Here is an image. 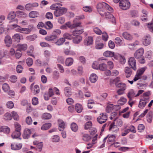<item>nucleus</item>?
I'll return each instance as SVG.
<instances>
[{"mask_svg": "<svg viewBox=\"0 0 153 153\" xmlns=\"http://www.w3.org/2000/svg\"><path fill=\"white\" fill-rule=\"evenodd\" d=\"M106 9L111 12L113 11V9L109 5L104 2L99 3L97 6L98 12L102 16H104V9Z\"/></svg>", "mask_w": 153, "mask_h": 153, "instance_id": "1", "label": "nucleus"}, {"mask_svg": "<svg viewBox=\"0 0 153 153\" xmlns=\"http://www.w3.org/2000/svg\"><path fill=\"white\" fill-rule=\"evenodd\" d=\"M144 49L142 48L138 49L134 54V57L141 64H144L145 62V58L143 55L144 53Z\"/></svg>", "mask_w": 153, "mask_h": 153, "instance_id": "2", "label": "nucleus"}, {"mask_svg": "<svg viewBox=\"0 0 153 153\" xmlns=\"http://www.w3.org/2000/svg\"><path fill=\"white\" fill-rule=\"evenodd\" d=\"M83 30H76L73 31V35L76 36L73 39V42L75 44H78L79 43L82 39V37L77 34H82L83 32Z\"/></svg>", "mask_w": 153, "mask_h": 153, "instance_id": "3", "label": "nucleus"}, {"mask_svg": "<svg viewBox=\"0 0 153 153\" xmlns=\"http://www.w3.org/2000/svg\"><path fill=\"white\" fill-rule=\"evenodd\" d=\"M12 26L16 28V32L25 34L29 33L31 30L30 29L26 28H22L17 25H13Z\"/></svg>", "mask_w": 153, "mask_h": 153, "instance_id": "4", "label": "nucleus"}, {"mask_svg": "<svg viewBox=\"0 0 153 153\" xmlns=\"http://www.w3.org/2000/svg\"><path fill=\"white\" fill-rule=\"evenodd\" d=\"M119 5L122 10H126L129 8L130 4L128 0H122L119 3Z\"/></svg>", "mask_w": 153, "mask_h": 153, "instance_id": "5", "label": "nucleus"}, {"mask_svg": "<svg viewBox=\"0 0 153 153\" xmlns=\"http://www.w3.org/2000/svg\"><path fill=\"white\" fill-rule=\"evenodd\" d=\"M67 9L63 7H59L56 9L54 11V14L56 17H59L66 12Z\"/></svg>", "mask_w": 153, "mask_h": 153, "instance_id": "6", "label": "nucleus"}, {"mask_svg": "<svg viewBox=\"0 0 153 153\" xmlns=\"http://www.w3.org/2000/svg\"><path fill=\"white\" fill-rule=\"evenodd\" d=\"M128 63L129 65L134 71L137 70L136 60L134 57H131L129 58L128 61Z\"/></svg>", "mask_w": 153, "mask_h": 153, "instance_id": "7", "label": "nucleus"}, {"mask_svg": "<svg viewBox=\"0 0 153 153\" xmlns=\"http://www.w3.org/2000/svg\"><path fill=\"white\" fill-rule=\"evenodd\" d=\"M107 116L106 114L103 113L100 114V116L97 118L98 122L100 124H102L105 123L107 120Z\"/></svg>", "mask_w": 153, "mask_h": 153, "instance_id": "8", "label": "nucleus"}, {"mask_svg": "<svg viewBox=\"0 0 153 153\" xmlns=\"http://www.w3.org/2000/svg\"><path fill=\"white\" fill-rule=\"evenodd\" d=\"M39 4L36 2H34L32 3H28L26 4L25 6V10L27 11H30L33 9V8L38 7Z\"/></svg>", "mask_w": 153, "mask_h": 153, "instance_id": "9", "label": "nucleus"}, {"mask_svg": "<svg viewBox=\"0 0 153 153\" xmlns=\"http://www.w3.org/2000/svg\"><path fill=\"white\" fill-rule=\"evenodd\" d=\"M151 39L150 36L148 35L144 36L143 39V44L145 46L149 45L151 42Z\"/></svg>", "mask_w": 153, "mask_h": 153, "instance_id": "10", "label": "nucleus"}, {"mask_svg": "<svg viewBox=\"0 0 153 153\" xmlns=\"http://www.w3.org/2000/svg\"><path fill=\"white\" fill-rule=\"evenodd\" d=\"M109 130L112 133H116L118 131L119 128L114 124V123H111L109 126Z\"/></svg>", "mask_w": 153, "mask_h": 153, "instance_id": "11", "label": "nucleus"}, {"mask_svg": "<svg viewBox=\"0 0 153 153\" xmlns=\"http://www.w3.org/2000/svg\"><path fill=\"white\" fill-rule=\"evenodd\" d=\"M4 43L7 47L10 46L12 44V41L11 37L9 36H7L5 37L4 39Z\"/></svg>", "mask_w": 153, "mask_h": 153, "instance_id": "12", "label": "nucleus"}, {"mask_svg": "<svg viewBox=\"0 0 153 153\" xmlns=\"http://www.w3.org/2000/svg\"><path fill=\"white\" fill-rule=\"evenodd\" d=\"M125 75L126 78L130 77L132 74V71L131 68L128 67H126L124 69Z\"/></svg>", "mask_w": 153, "mask_h": 153, "instance_id": "13", "label": "nucleus"}, {"mask_svg": "<svg viewBox=\"0 0 153 153\" xmlns=\"http://www.w3.org/2000/svg\"><path fill=\"white\" fill-rule=\"evenodd\" d=\"M93 41V38L92 37H87L84 40V45L87 46L90 45L92 44Z\"/></svg>", "mask_w": 153, "mask_h": 153, "instance_id": "14", "label": "nucleus"}, {"mask_svg": "<svg viewBox=\"0 0 153 153\" xmlns=\"http://www.w3.org/2000/svg\"><path fill=\"white\" fill-rule=\"evenodd\" d=\"M39 12L34 11H31L29 13V16L31 18L37 17L39 16Z\"/></svg>", "mask_w": 153, "mask_h": 153, "instance_id": "15", "label": "nucleus"}, {"mask_svg": "<svg viewBox=\"0 0 153 153\" xmlns=\"http://www.w3.org/2000/svg\"><path fill=\"white\" fill-rule=\"evenodd\" d=\"M31 134L30 129H25L24 132L23 137L24 139L28 138Z\"/></svg>", "mask_w": 153, "mask_h": 153, "instance_id": "16", "label": "nucleus"}, {"mask_svg": "<svg viewBox=\"0 0 153 153\" xmlns=\"http://www.w3.org/2000/svg\"><path fill=\"white\" fill-rule=\"evenodd\" d=\"M18 50L19 51H25L26 50L27 47V45L26 44H18L17 45Z\"/></svg>", "mask_w": 153, "mask_h": 153, "instance_id": "17", "label": "nucleus"}, {"mask_svg": "<svg viewBox=\"0 0 153 153\" xmlns=\"http://www.w3.org/2000/svg\"><path fill=\"white\" fill-rule=\"evenodd\" d=\"M64 93L66 96L67 97L70 96L72 93L71 88L70 87H65L64 89Z\"/></svg>", "mask_w": 153, "mask_h": 153, "instance_id": "18", "label": "nucleus"}, {"mask_svg": "<svg viewBox=\"0 0 153 153\" xmlns=\"http://www.w3.org/2000/svg\"><path fill=\"white\" fill-rule=\"evenodd\" d=\"M21 132L15 131L12 134L11 137L13 139L18 138L21 140V138L20 137V136L21 135Z\"/></svg>", "mask_w": 153, "mask_h": 153, "instance_id": "19", "label": "nucleus"}, {"mask_svg": "<svg viewBox=\"0 0 153 153\" xmlns=\"http://www.w3.org/2000/svg\"><path fill=\"white\" fill-rule=\"evenodd\" d=\"M22 146V144H19L17 145L14 143H13L11 144V147L12 150H18L21 148Z\"/></svg>", "mask_w": 153, "mask_h": 153, "instance_id": "20", "label": "nucleus"}, {"mask_svg": "<svg viewBox=\"0 0 153 153\" xmlns=\"http://www.w3.org/2000/svg\"><path fill=\"white\" fill-rule=\"evenodd\" d=\"M104 45L100 42L99 39L97 38L96 40V48L97 49H101L103 47Z\"/></svg>", "mask_w": 153, "mask_h": 153, "instance_id": "21", "label": "nucleus"}, {"mask_svg": "<svg viewBox=\"0 0 153 153\" xmlns=\"http://www.w3.org/2000/svg\"><path fill=\"white\" fill-rule=\"evenodd\" d=\"M58 37L57 36L53 34L46 37L45 38V39L48 41H54Z\"/></svg>", "mask_w": 153, "mask_h": 153, "instance_id": "22", "label": "nucleus"}, {"mask_svg": "<svg viewBox=\"0 0 153 153\" xmlns=\"http://www.w3.org/2000/svg\"><path fill=\"white\" fill-rule=\"evenodd\" d=\"M127 97L129 99H130V100H131L133 98L136 97L135 93L133 90L131 89L129 91L128 93Z\"/></svg>", "mask_w": 153, "mask_h": 153, "instance_id": "23", "label": "nucleus"}, {"mask_svg": "<svg viewBox=\"0 0 153 153\" xmlns=\"http://www.w3.org/2000/svg\"><path fill=\"white\" fill-rule=\"evenodd\" d=\"M122 36L123 37L126 39L131 40L132 39V36L129 33L125 32L123 33Z\"/></svg>", "mask_w": 153, "mask_h": 153, "instance_id": "24", "label": "nucleus"}, {"mask_svg": "<svg viewBox=\"0 0 153 153\" xmlns=\"http://www.w3.org/2000/svg\"><path fill=\"white\" fill-rule=\"evenodd\" d=\"M73 62L74 60L72 58H68L65 60V64L67 66H69L73 64Z\"/></svg>", "mask_w": 153, "mask_h": 153, "instance_id": "25", "label": "nucleus"}, {"mask_svg": "<svg viewBox=\"0 0 153 153\" xmlns=\"http://www.w3.org/2000/svg\"><path fill=\"white\" fill-rule=\"evenodd\" d=\"M113 123H114V124H115L117 126H121L123 125V121L120 119H116L114 120V122Z\"/></svg>", "mask_w": 153, "mask_h": 153, "instance_id": "26", "label": "nucleus"}, {"mask_svg": "<svg viewBox=\"0 0 153 153\" xmlns=\"http://www.w3.org/2000/svg\"><path fill=\"white\" fill-rule=\"evenodd\" d=\"M97 79V77L96 74H92L90 77V80L92 83H95Z\"/></svg>", "mask_w": 153, "mask_h": 153, "instance_id": "27", "label": "nucleus"}, {"mask_svg": "<svg viewBox=\"0 0 153 153\" xmlns=\"http://www.w3.org/2000/svg\"><path fill=\"white\" fill-rule=\"evenodd\" d=\"M103 55L107 57H112L114 56V53L113 52L107 51L103 53Z\"/></svg>", "mask_w": 153, "mask_h": 153, "instance_id": "28", "label": "nucleus"}, {"mask_svg": "<svg viewBox=\"0 0 153 153\" xmlns=\"http://www.w3.org/2000/svg\"><path fill=\"white\" fill-rule=\"evenodd\" d=\"M58 124L60 128H59V130L60 131H63L65 128L64 122L62 120H59Z\"/></svg>", "mask_w": 153, "mask_h": 153, "instance_id": "29", "label": "nucleus"}, {"mask_svg": "<svg viewBox=\"0 0 153 153\" xmlns=\"http://www.w3.org/2000/svg\"><path fill=\"white\" fill-rule=\"evenodd\" d=\"M51 126V123H46L43 124L41 127V129L42 130H46L50 128Z\"/></svg>", "mask_w": 153, "mask_h": 153, "instance_id": "30", "label": "nucleus"}, {"mask_svg": "<svg viewBox=\"0 0 153 153\" xmlns=\"http://www.w3.org/2000/svg\"><path fill=\"white\" fill-rule=\"evenodd\" d=\"M147 102L145 101L144 100H140L138 107L139 108L143 109L146 105Z\"/></svg>", "mask_w": 153, "mask_h": 153, "instance_id": "31", "label": "nucleus"}, {"mask_svg": "<svg viewBox=\"0 0 153 153\" xmlns=\"http://www.w3.org/2000/svg\"><path fill=\"white\" fill-rule=\"evenodd\" d=\"M77 18H76L74 20L73 24L72 25V27H73V28H74L80 26L81 23L79 22H77Z\"/></svg>", "mask_w": 153, "mask_h": 153, "instance_id": "32", "label": "nucleus"}, {"mask_svg": "<svg viewBox=\"0 0 153 153\" xmlns=\"http://www.w3.org/2000/svg\"><path fill=\"white\" fill-rule=\"evenodd\" d=\"M65 41V39L64 38H61L58 39L55 42V44L57 45H62Z\"/></svg>", "mask_w": 153, "mask_h": 153, "instance_id": "33", "label": "nucleus"}, {"mask_svg": "<svg viewBox=\"0 0 153 153\" xmlns=\"http://www.w3.org/2000/svg\"><path fill=\"white\" fill-rule=\"evenodd\" d=\"M12 39L16 42H19L21 39L20 36L19 34L16 33L12 36Z\"/></svg>", "mask_w": 153, "mask_h": 153, "instance_id": "34", "label": "nucleus"}, {"mask_svg": "<svg viewBox=\"0 0 153 153\" xmlns=\"http://www.w3.org/2000/svg\"><path fill=\"white\" fill-rule=\"evenodd\" d=\"M118 81L115 83V85L117 87L120 88H126V85L123 83H118Z\"/></svg>", "mask_w": 153, "mask_h": 153, "instance_id": "35", "label": "nucleus"}, {"mask_svg": "<svg viewBox=\"0 0 153 153\" xmlns=\"http://www.w3.org/2000/svg\"><path fill=\"white\" fill-rule=\"evenodd\" d=\"M116 137L114 135H111L110 136L108 135V142L109 143H113L115 141Z\"/></svg>", "mask_w": 153, "mask_h": 153, "instance_id": "36", "label": "nucleus"}, {"mask_svg": "<svg viewBox=\"0 0 153 153\" xmlns=\"http://www.w3.org/2000/svg\"><path fill=\"white\" fill-rule=\"evenodd\" d=\"M75 110L78 113H80L82 110V105L79 104H76L75 105Z\"/></svg>", "mask_w": 153, "mask_h": 153, "instance_id": "37", "label": "nucleus"}, {"mask_svg": "<svg viewBox=\"0 0 153 153\" xmlns=\"http://www.w3.org/2000/svg\"><path fill=\"white\" fill-rule=\"evenodd\" d=\"M16 13L17 15L19 16H20V17L25 18L27 16V14L26 13L23 11H17Z\"/></svg>", "mask_w": 153, "mask_h": 153, "instance_id": "38", "label": "nucleus"}, {"mask_svg": "<svg viewBox=\"0 0 153 153\" xmlns=\"http://www.w3.org/2000/svg\"><path fill=\"white\" fill-rule=\"evenodd\" d=\"M37 37L36 35L33 34L27 36V39L29 41H33L37 38Z\"/></svg>", "mask_w": 153, "mask_h": 153, "instance_id": "39", "label": "nucleus"}, {"mask_svg": "<svg viewBox=\"0 0 153 153\" xmlns=\"http://www.w3.org/2000/svg\"><path fill=\"white\" fill-rule=\"evenodd\" d=\"M127 101V99L124 97H121L118 101V103L121 105H123Z\"/></svg>", "mask_w": 153, "mask_h": 153, "instance_id": "40", "label": "nucleus"}, {"mask_svg": "<svg viewBox=\"0 0 153 153\" xmlns=\"http://www.w3.org/2000/svg\"><path fill=\"white\" fill-rule=\"evenodd\" d=\"M71 128L73 131L75 132L78 129V126L76 123H73L71 125Z\"/></svg>", "mask_w": 153, "mask_h": 153, "instance_id": "41", "label": "nucleus"}, {"mask_svg": "<svg viewBox=\"0 0 153 153\" xmlns=\"http://www.w3.org/2000/svg\"><path fill=\"white\" fill-rule=\"evenodd\" d=\"M1 129H2V131L7 134H8L10 131V129L7 126H1Z\"/></svg>", "mask_w": 153, "mask_h": 153, "instance_id": "42", "label": "nucleus"}, {"mask_svg": "<svg viewBox=\"0 0 153 153\" xmlns=\"http://www.w3.org/2000/svg\"><path fill=\"white\" fill-rule=\"evenodd\" d=\"M98 69L102 71H105L107 69L106 65L105 63H102L99 65Z\"/></svg>", "mask_w": 153, "mask_h": 153, "instance_id": "43", "label": "nucleus"}, {"mask_svg": "<svg viewBox=\"0 0 153 153\" xmlns=\"http://www.w3.org/2000/svg\"><path fill=\"white\" fill-rule=\"evenodd\" d=\"M52 117L51 114L48 113H44L42 116V118L45 120L49 119Z\"/></svg>", "mask_w": 153, "mask_h": 153, "instance_id": "44", "label": "nucleus"}, {"mask_svg": "<svg viewBox=\"0 0 153 153\" xmlns=\"http://www.w3.org/2000/svg\"><path fill=\"white\" fill-rule=\"evenodd\" d=\"M91 139V137L88 134H84L82 135V139L85 141H88Z\"/></svg>", "mask_w": 153, "mask_h": 153, "instance_id": "45", "label": "nucleus"}, {"mask_svg": "<svg viewBox=\"0 0 153 153\" xmlns=\"http://www.w3.org/2000/svg\"><path fill=\"white\" fill-rule=\"evenodd\" d=\"M16 16V15L14 12H10L8 15V19L9 20L13 19Z\"/></svg>", "mask_w": 153, "mask_h": 153, "instance_id": "46", "label": "nucleus"}, {"mask_svg": "<svg viewBox=\"0 0 153 153\" xmlns=\"http://www.w3.org/2000/svg\"><path fill=\"white\" fill-rule=\"evenodd\" d=\"M123 39L122 38L120 37H116L115 39V42L119 45H122V42Z\"/></svg>", "mask_w": 153, "mask_h": 153, "instance_id": "47", "label": "nucleus"}, {"mask_svg": "<svg viewBox=\"0 0 153 153\" xmlns=\"http://www.w3.org/2000/svg\"><path fill=\"white\" fill-rule=\"evenodd\" d=\"M2 89L4 92H8L10 90V87L7 83H4L3 85Z\"/></svg>", "mask_w": 153, "mask_h": 153, "instance_id": "48", "label": "nucleus"}, {"mask_svg": "<svg viewBox=\"0 0 153 153\" xmlns=\"http://www.w3.org/2000/svg\"><path fill=\"white\" fill-rule=\"evenodd\" d=\"M51 139L52 141L54 142H58L60 140L59 136L57 135H54L53 136Z\"/></svg>", "mask_w": 153, "mask_h": 153, "instance_id": "49", "label": "nucleus"}, {"mask_svg": "<svg viewBox=\"0 0 153 153\" xmlns=\"http://www.w3.org/2000/svg\"><path fill=\"white\" fill-rule=\"evenodd\" d=\"M4 117V119L7 120H10L12 119L11 115L9 113H7L5 114Z\"/></svg>", "mask_w": 153, "mask_h": 153, "instance_id": "50", "label": "nucleus"}, {"mask_svg": "<svg viewBox=\"0 0 153 153\" xmlns=\"http://www.w3.org/2000/svg\"><path fill=\"white\" fill-rule=\"evenodd\" d=\"M53 27V25L50 21H48L46 22V25H45V27L47 29H49Z\"/></svg>", "mask_w": 153, "mask_h": 153, "instance_id": "51", "label": "nucleus"}, {"mask_svg": "<svg viewBox=\"0 0 153 153\" xmlns=\"http://www.w3.org/2000/svg\"><path fill=\"white\" fill-rule=\"evenodd\" d=\"M44 55L45 57L49 60V57L51 56V52L48 50H45L44 52Z\"/></svg>", "mask_w": 153, "mask_h": 153, "instance_id": "52", "label": "nucleus"}, {"mask_svg": "<svg viewBox=\"0 0 153 153\" xmlns=\"http://www.w3.org/2000/svg\"><path fill=\"white\" fill-rule=\"evenodd\" d=\"M94 32L97 34L100 35L102 33V31L97 27H95L93 29Z\"/></svg>", "mask_w": 153, "mask_h": 153, "instance_id": "53", "label": "nucleus"}, {"mask_svg": "<svg viewBox=\"0 0 153 153\" xmlns=\"http://www.w3.org/2000/svg\"><path fill=\"white\" fill-rule=\"evenodd\" d=\"M120 80V78L119 77H117L114 79H111L110 80V84L111 85L113 84H115L116 82L117 81H118Z\"/></svg>", "mask_w": 153, "mask_h": 153, "instance_id": "54", "label": "nucleus"}, {"mask_svg": "<svg viewBox=\"0 0 153 153\" xmlns=\"http://www.w3.org/2000/svg\"><path fill=\"white\" fill-rule=\"evenodd\" d=\"M26 122L28 125H30L32 124L33 120L31 117L30 116H28L26 118Z\"/></svg>", "mask_w": 153, "mask_h": 153, "instance_id": "55", "label": "nucleus"}, {"mask_svg": "<svg viewBox=\"0 0 153 153\" xmlns=\"http://www.w3.org/2000/svg\"><path fill=\"white\" fill-rule=\"evenodd\" d=\"M26 62L28 66H30L32 65L33 63L32 59L31 58H28L26 60Z\"/></svg>", "mask_w": 153, "mask_h": 153, "instance_id": "56", "label": "nucleus"}, {"mask_svg": "<svg viewBox=\"0 0 153 153\" xmlns=\"http://www.w3.org/2000/svg\"><path fill=\"white\" fill-rule=\"evenodd\" d=\"M12 115L13 118L16 120H17L19 119V116L17 113L14 111H13L12 113Z\"/></svg>", "mask_w": 153, "mask_h": 153, "instance_id": "57", "label": "nucleus"}, {"mask_svg": "<svg viewBox=\"0 0 153 153\" xmlns=\"http://www.w3.org/2000/svg\"><path fill=\"white\" fill-rule=\"evenodd\" d=\"M92 125V123L91 121H89L86 123L85 125V129H88L90 128Z\"/></svg>", "mask_w": 153, "mask_h": 153, "instance_id": "58", "label": "nucleus"}, {"mask_svg": "<svg viewBox=\"0 0 153 153\" xmlns=\"http://www.w3.org/2000/svg\"><path fill=\"white\" fill-rule=\"evenodd\" d=\"M7 107L9 108H12L14 106V103L13 102L11 101L8 102L6 104Z\"/></svg>", "mask_w": 153, "mask_h": 153, "instance_id": "59", "label": "nucleus"}, {"mask_svg": "<svg viewBox=\"0 0 153 153\" xmlns=\"http://www.w3.org/2000/svg\"><path fill=\"white\" fill-rule=\"evenodd\" d=\"M105 15V18L106 19H111V17H113V15L109 12H104V16Z\"/></svg>", "mask_w": 153, "mask_h": 153, "instance_id": "60", "label": "nucleus"}, {"mask_svg": "<svg viewBox=\"0 0 153 153\" xmlns=\"http://www.w3.org/2000/svg\"><path fill=\"white\" fill-rule=\"evenodd\" d=\"M10 80L11 82L15 83L17 81V78L16 76H11L10 77Z\"/></svg>", "mask_w": 153, "mask_h": 153, "instance_id": "61", "label": "nucleus"}, {"mask_svg": "<svg viewBox=\"0 0 153 153\" xmlns=\"http://www.w3.org/2000/svg\"><path fill=\"white\" fill-rule=\"evenodd\" d=\"M23 70L22 67L20 65H18L16 67V71L18 73H20L22 72Z\"/></svg>", "mask_w": 153, "mask_h": 153, "instance_id": "62", "label": "nucleus"}, {"mask_svg": "<svg viewBox=\"0 0 153 153\" xmlns=\"http://www.w3.org/2000/svg\"><path fill=\"white\" fill-rule=\"evenodd\" d=\"M15 131L21 132V126L19 123H17L15 124Z\"/></svg>", "mask_w": 153, "mask_h": 153, "instance_id": "63", "label": "nucleus"}, {"mask_svg": "<svg viewBox=\"0 0 153 153\" xmlns=\"http://www.w3.org/2000/svg\"><path fill=\"white\" fill-rule=\"evenodd\" d=\"M63 36L65 39L66 38L68 39H71L72 38L71 35L67 33H65L63 35Z\"/></svg>", "mask_w": 153, "mask_h": 153, "instance_id": "64", "label": "nucleus"}]
</instances>
